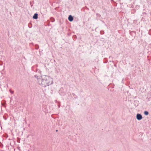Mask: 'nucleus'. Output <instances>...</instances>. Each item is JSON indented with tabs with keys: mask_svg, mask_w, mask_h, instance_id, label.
Listing matches in <instances>:
<instances>
[{
	"mask_svg": "<svg viewBox=\"0 0 151 151\" xmlns=\"http://www.w3.org/2000/svg\"><path fill=\"white\" fill-rule=\"evenodd\" d=\"M38 81V83L43 87H46L52 84L53 82V78L51 77L43 76H41V78H38V76H35Z\"/></svg>",
	"mask_w": 151,
	"mask_h": 151,
	"instance_id": "nucleus-1",
	"label": "nucleus"
},
{
	"mask_svg": "<svg viewBox=\"0 0 151 151\" xmlns=\"http://www.w3.org/2000/svg\"><path fill=\"white\" fill-rule=\"evenodd\" d=\"M136 118L138 120H140L142 119V117L140 114H138L137 115Z\"/></svg>",
	"mask_w": 151,
	"mask_h": 151,
	"instance_id": "nucleus-2",
	"label": "nucleus"
},
{
	"mask_svg": "<svg viewBox=\"0 0 151 151\" xmlns=\"http://www.w3.org/2000/svg\"><path fill=\"white\" fill-rule=\"evenodd\" d=\"M33 18L35 19H37L38 18V14L37 13H35L33 17Z\"/></svg>",
	"mask_w": 151,
	"mask_h": 151,
	"instance_id": "nucleus-3",
	"label": "nucleus"
},
{
	"mask_svg": "<svg viewBox=\"0 0 151 151\" xmlns=\"http://www.w3.org/2000/svg\"><path fill=\"white\" fill-rule=\"evenodd\" d=\"M68 20L70 21H72L73 20V17L71 15L69 16L68 17Z\"/></svg>",
	"mask_w": 151,
	"mask_h": 151,
	"instance_id": "nucleus-4",
	"label": "nucleus"
},
{
	"mask_svg": "<svg viewBox=\"0 0 151 151\" xmlns=\"http://www.w3.org/2000/svg\"><path fill=\"white\" fill-rule=\"evenodd\" d=\"M144 114L146 115H147L148 114V112L147 111H146L144 112Z\"/></svg>",
	"mask_w": 151,
	"mask_h": 151,
	"instance_id": "nucleus-5",
	"label": "nucleus"
}]
</instances>
